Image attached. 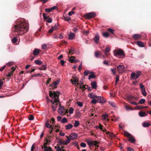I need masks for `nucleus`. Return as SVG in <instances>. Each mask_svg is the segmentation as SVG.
<instances>
[{
	"label": "nucleus",
	"instance_id": "1",
	"mask_svg": "<svg viewBox=\"0 0 151 151\" xmlns=\"http://www.w3.org/2000/svg\"><path fill=\"white\" fill-rule=\"evenodd\" d=\"M16 24L13 27V31L16 32L18 35H22L26 33L29 29L28 24L25 22L24 19H20L17 21Z\"/></svg>",
	"mask_w": 151,
	"mask_h": 151
},
{
	"label": "nucleus",
	"instance_id": "2",
	"mask_svg": "<svg viewBox=\"0 0 151 151\" xmlns=\"http://www.w3.org/2000/svg\"><path fill=\"white\" fill-rule=\"evenodd\" d=\"M60 92L58 91H53V92L52 91H49V96L52 99H49L48 96L47 97V102H50L52 104V107L53 111H55L57 107L58 103L59 102V97Z\"/></svg>",
	"mask_w": 151,
	"mask_h": 151
},
{
	"label": "nucleus",
	"instance_id": "3",
	"mask_svg": "<svg viewBox=\"0 0 151 151\" xmlns=\"http://www.w3.org/2000/svg\"><path fill=\"white\" fill-rule=\"evenodd\" d=\"M114 55L115 56H122L119 57V58H122L125 57V55L124 51L121 49H118L114 50L113 51Z\"/></svg>",
	"mask_w": 151,
	"mask_h": 151
},
{
	"label": "nucleus",
	"instance_id": "4",
	"mask_svg": "<svg viewBox=\"0 0 151 151\" xmlns=\"http://www.w3.org/2000/svg\"><path fill=\"white\" fill-rule=\"evenodd\" d=\"M95 16L96 14L95 13L91 12L85 14L84 17L86 19H90L93 18Z\"/></svg>",
	"mask_w": 151,
	"mask_h": 151
},
{
	"label": "nucleus",
	"instance_id": "5",
	"mask_svg": "<svg viewBox=\"0 0 151 151\" xmlns=\"http://www.w3.org/2000/svg\"><path fill=\"white\" fill-rule=\"evenodd\" d=\"M142 72L141 71H137L136 73L133 72L131 73V76L132 78L134 79L138 78L141 75Z\"/></svg>",
	"mask_w": 151,
	"mask_h": 151
},
{
	"label": "nucleus",
	"instance_id": "6",
	"mask_svg": "<svg viewBox=\"0 0 151 151\" xmlns=\"http://www.w3.org/2000/svg\"><path fill=\"white\" fill-rule=\"evenodd\" d=\"M78 79L77 77L73 76L72 78L70 80V81L72 84H75L76 85V84L77 85H79V83L78 82Z\"/></svg>",
	"mask_w": 151,
	"mask_h": 151
},
{
	"label": "nucleus",
	"instance_id": "7",
	"mask_svg": "<svg viewBox=\"0 0 151 151\" xmlns=\"http://www.w3.org/2000/svg\"><path fill=\"white\" fill-rule=\"evenodd\" d=\"M124 66L123 65H119L117 67V70L120 73H122L124 72Z\"/></svg>",
	"mask_w": 151,
	"mask_h": 151
},
{
	"label": "nucleus",
	"instance_id": "8",
	"mask_svg": "<svg viewBox=\"0 0 151 151\" xmlns=\"http://www.w3.org/2000/svg\"><path fill=\"white\" fill-rule=\"evenodd\" d=\"M99 143V142L96 141H90L88 142V145L90 146H92L93 145L96 146Z\"/></svg>",
	"mask_w": 151,
	"mask_h": 151
},
{
	"label": "nucleus",
	"instance_id": "9",
	"mask_svg": "<svg viewBox=\"0 0 151 151\" xmlns=\"http://www.w3.org/2000/svg\"><path fill=\"white\" fill-rule=\"evenodd\" d=\"M96 99L100 103H104L106 102L105 100L104 99V98L103 97L98 96L97 97Z\"/></svg>",
	"mask_w": 151,
	"mask_h": 151
},
{
	"label": "nucleus",
	"instance_id": "10",
	"mask_svg": "<svg viewBox=\"0 0 151 151\" xmlns=\"http://www.w3.org/2000/svg\"><path fill=\"white\" fill-rule=\"evenodd\" d=\"M100 36L98 33H96L93 39L95 42L97 44L99 43V40Z\"/></svg>",
	"mask_w": 151,
	"mask_h": 151
},
{
	"label": "nucleus",
	"instance_id": "11",
	"mask_svg": "<svg viewBox=\"0 0 151 151\" xmlns=\"http://www.w3.org/2000/svg\"><path fill=\"white\" fill-rule=\"evenodd\" d=\"M78 137V134H77L73 133L70 135L69 137L71 139H73L76 138Z\"/></svg>",
	"mask_w": 151,
	"mask_h": 151
},
{
	"label": "nucleus",
	"instance_id": "12",
	"mask_svg": "<svg viewBox=\"0 0 151 151\" xmlns=\"http://www.w3.org/2000/svg\"><path fill=\"white\" fill-rule=\"evenodd\" d=\"M40 52H41V50L39 49L36 48L33 51V54L34 55L36 56L39 54Z\"/></svg>",
	"mask_w": 151,
	"mask_h": 151
},
{
	"label": "nucleus",
	"instance_id": "13",
	"mask_svg": "<svg viewBox=\"0 0 151 151\" xmlns=\"http://www.w3.org/2000/svg\"><path fill=\"white\" fill-rule=\"evenodd\" d=\"M60 82V81L58 80L53 82V83H52L51 85L52 87H53L54 88H56V86L58 85Z\"/></svg>",
	"mask_w": 151,
	"mask_h": 151
},
{
	"label": "nucleus",
	"instance_id": "14",
	"mask_svg": "<svg viewBox=\"0 0 151 151\" xmlns=\"http://www.w3.org/2000/svg\"><path fill=\"white\" fill-rule=\"evenodd\" d=\"M88 96L91 99H93L94 98H96V99L97 97L98 96L94 94L93 93H91L88 94Z\"/></svg>",
	"mask_w": 151,
	"mask_h": 151
},
{
	"label": "nucleus",
	"instance_id": "15",
	"mask_svg": "<svg viewBox=\"0 0 151 151\" xmlns=\"http://www.w3.org/2000/svg\"><path fill=\"white\" fill-rule=\"evenodd\" d=\"M141 37V36L139 34H135L133 35L132 36V37L134 39V40H137L139 39Z\"/></svg>",
	"mask_w": 151,
	"mask_h": 151
},
{
	"label": "nucleus",
	"instance_id": "16",
	"mask_svg": "<svg viewBox=\"0 0 151 151\" xmlns=\"http://www.w3.org/2000/svg\"><path fill=\"white\" fill-rule=\"evenodd\" d=\"M65 111V108L63 106H60L58 109V112L61 113H63Z\"/></svg>",
	"mask_w": 151,
	"mask_h": 151
},
{
	"label": "nucleus",
	"instance_id": "17",
	"mask_svg": "<svg viewBox=\"0 0 151 151\" xmlns=\"http://www.w3.org/2000/svg\"><path fill=\"white\" fill-rule=\"evenodd\" d=\"M91 85L93 89H96L97 87V83L95 81L92 82Z\"/></svg>",
	"mask_w": 151,
	"mask_h": 151
},
{
	"label": "nucleus",
	"instance_id": "18",
	"mask_svg": "<svg viewBox=\"0 0 151 151\" xmlns=\"http://www.w3.org/2000/svg\"><path fill=\"white\" fill-rule=\"evenodd\" d=\"M129 140L132 143H134L135 142V139L134 138L133 136L131 135L129 138Z\"/></svg>",
	"mask_w": 151,
	"mask_h": 151
},
{
	"label": "nucleus",
	"instance_id": "19",
	"mask_svg": "<svg viewBox=\"0 0 151 151\" xmlns=\"http://www.w3.org/2000/svg\"><path fill=\"white\" fill-rule=\"evenodd\" d=\"M75 37V35L73 33H70L68 35L69 38L70 40L73 39Z\"/></svg>",
	"mask_w": 151,
	"mask_h": 151
},
{
	"label": "nucleus",
	"instance_id": "20",
	"mask_svg": "<svg viewBox=\"0 0 151 151\" xmlns=\"http://www.w3.org/2000/svg\"><path fill=\"white\" fill-rule=\"evenodd\" d=\"M73 127V126L71 124H69L65 126V129L67 130L69 129L72 128Z\"/></svg>",
	"mask_w": 151,
	"mask_h": 151
},
{
	"label": "nucleus",
	"instance_id": "21",
	"mask_svg": "<svg viewBox=\"0 0 151 151\" xmlns=\"http://www.w3.org/2000/svg\"><path fill=\"white\" fill-rule=\"evenodd\" d=\"M137 44L139 46L141 47H144L145 46L144 43L141 41L137 42Z\"/></svg>",
	"mask_w": 151,
	"mask_h": 151
},
{
	"label": "nucleus",
	"instance_id": "22",
	"mask_svg": "<svg viewBox=\"0 0 151 151\" xmlns=\"http://www.w3.org/2000/svg\"><path fill=\"white\" fill-rule=\"evenodd\" d=\"M142 126L144 127H148L150 126L151 124L149 122H143L142 124Z\"/></svg>",
	"mask_w": 151,
	"mask_h": 151
},
{
	"label": "nucleus",
	"instance_id": "23",
	"mask_svg": "<svg viewBox=\"0 0 151 151\" xmlns=\"http://www.w3.org/2000/svg\"><path fill=\"white\" fill-rule=\"evenodd\" d=\"M91 74L88 76V79H90L92 78H94L96 77V76L93 74V72H91Z\"/></svg>",
	"mask_w": 151,
	"mask_h": 151
},
{
	"label": "nucleus",
	"instance_id": "24",
	"mask_svg": "<svg viewBox=\"0 0 151 151\" xmlns=\"http://www.w3.org/2000/svg\"><path fill=\"white\" fill-rule=\"evenodd\" d=\"M44 151H53L51 147H45L44 149Z\"/></svg>",
	"mask_w": 151,
	"mask_h": 151
},
{
	"label": "nucleus",
	"instance_id": "25",
	"mask_svg": "<svg viewBox=\"0 0 151 151\" xmlns=\"http://www.w3.org/2000/svg\"><path fill=\"white\" fill-rule=\"evenodd\" d=\"M45 141H46V142H45L44 144V146H43L42 145L41 146L42 148V149H43V148L45 149V147H48L47 145V144L48 143V141L47 139V138L46 139V140Z\"/></svg>",
	"mask_w": 151,
	"mask_h": 151
},
{
	"label": "nucleus",
	"instance_id": "26",
	"mask_svg": "<svg viewBox=\"0 0 151 151\" xmlns=\"http://www.w3.org/2000/svg\"><path fill=\"white\" fill-rule=\"evenodd\" d=\"M45 126L47 128H51L52 126L49 124L48 120H47L46 122Z\"/></svg>",
	"mask_w": 151,
	"mask_h": 151
},
{
	"label": "nucleus",
	"instance_id": "27",
	"mask_svg": "<svg viewBox=\"0 0 151 151\" xmlns=\"http://www.w3.org/2000/svg\"><path fill=\"white\" fill-rule=\"evenodd\" d=\"M75 57L73 56H71L70 58L69 59V61L71 63H73L74 61V60H75Z\"/></svg>",
	"mask_w": 151,
	"mask_h": 151
},
{
	"label": "nucleus",
	"instance_id": "28",
	"mask_svg": "<svg viewBox=\"0 0 151 151\" xmlns=\"http://www.w3.org/2000/svg\"><path fill=\"white\" fill-rule=\"evenodd\" d=\"M68 139L64 141L65 145H67L70 141L71 140V139L69 138V137L67 136Z\"/></svg>",
	"mask_w": 151,
	"mask_h": 151
},
{
	"label": "nucleus",
	"instance_id": "29",
	"mask_svg": "<svg viewBox=\"0 0 151 151\" xmlns=\"http://www.w3.org/2000/svg\"><path fill=\"white\" fill-rule=\"evenodd\" d=\"M34 62L36 64L39 65H40L42 63L41 61L38 60H35Z\"/></svg>",
	"mask_w": 151,
	"mask_h": 151
},
{
	"label": "nucleus",
	"instance_id": "30",
	"mask_svg": "<svg viewBox=\"0 0 151 151\" xmlns=\"http://www.w3.org/2000/svg\"><path fill=\"white\" fill-rule=\"evenodd\" d=\"M108 116V115L107 114H103L102 115V119L104 120H106Z\"/></svg>",
	"mask_w": 151,
	"mask_h": 151
},
{
	"label": "nucleus",
	"instance_id": "31",
	"mask_svg": "<svg viewBox=\"0 0 151 151\" xmlns=\"http://www.w3.org/2000/svg\"><path fill=\"white\" fill-rule=\"evenodd\" d=\"M34 117L32 114H31L28 116V119L29 120H34Z\"/></svg>",
	"mask_w": 151,
	"mask_h": 151
},
{
	"label": "nucleus",
	"instance_id": "32",
	"mask_svg": "<svg viewBox=\"0 0 151 151\" xmlns=\"http://www.w3.org/2000/svg\"><path fill=\"white\" fill-rule=\"evenodd\" d=\"M80 123L79 121H75L74 123V126L75 127H78L80 124Z\"/></svg>",
	"mask_w": 151,
	"mask_h": 151
},
{
	"label": "nucleus",
	"instance_id": "33",
	"mask_svg": "<svg viewBox=\"0 0 151 151\" xmlns=\"http://www.w3.org/2000/svg\"><path fill=\"white\" fill-rule=\"evenodd\" d=\"M134 98V96H133L132 95H129L127 97V99L129 101H131V100H133V99Z\"/></svg>",
	"mask_w": 151,
	"mask_h": 151
},
{
	"label": "nucleus",
	"instance_id": "34",
	"mask_svg": "<svg viewBox=\"0 0 151 151\" xmlns=\"http://www.w3.org/2000/svg\"><path fill=\"white\" fill-rule=\"evenodd\" d=\"M110 50V48L108 46H107L105 48V53L106 55H107V52H108Z\"/></svg>",
	"mask_w": 151,
	"mask_h": 151
},
{
	"label": "nucleus",
	"instance_id": "35",
	"mask_svg": "<svg viewBox=\"0 0 151 151\" xmlns=\"http://www.w3.org/2000/svg\"><path fill=\"white\" fill-rule=\"evenodd\" d=\"M47 45L45 44H43L42 46V48L43 50H45L47 48Z\"/></svg>",
	"mask_w": 151,
	"mask_h": 151
},
{
	"label": "nucleus",
	"instance_id": "36",
	"mask_svg": "<svg viewBox=\"0 0 151 151\" xmlns=\"http://www.w3.org/2000/svg\"><path fill=\"white\" fill-rule=\"evenodd\" d=\"M91 73V72H90L89 71L86 70L84 71V74L85 76H86Z\"/></svg>",
	"mask_w": 151,
	"mask_h": 151
},
{
	"label": "nucleus",
	"instance_id": "37",
	"mask_svg": "<svg viewBox=\"0 0 151 151\" xmlns=\"http://www.w3.org/2000/svg\"><path fill=\"white\" fill-rule=\"evenodd\" d=\"M17 37H14L12 39V41L13 43H15L17 41Z\"/></svg>",
	"mask_w": 151,
	"mask_h": 151
},
{
	"label": "nucleus",
	"instance_id": "38",
	"mask_svg": "<svg viewBox=\"0 0 151 151\" xmlns=\"http://www.w3.org/2000/svg\"><path fill=\"white\" fill-rule=\"evenodd\" d=\"M107 30L109 32H110V33H111L112 34H114V30L113 29H112L111 28H108L107 29Z\"/></svg>",
	"mask_w": 151,
	"mask_h": 151
},
{
	"label": "nucleus",
	"instance_id": "39",
	"mask_svg": "<svg viewBox=\"0 0 151 151\" xmlns=\"http://www.w3.org/2000/svg\"><path fill=\"white\" fill-rule=\"evenodd\" d=\"M67 119L65 118H63L61 120V122L63 123H65L67 122Z\"/></svg>",
	"mask_w": 151,
	"mask_h": 151
},
{
	"label": "nucleus",
	"instance_id": "40",
	"mask_svg": "<svg viewBox=\"0 0 151 151\" xmlns=\"http://www.w3.org/2000/svg\"><path fill=\"white\" fill-rule=\"evenodd\" d=\"M124 135L129 138V137L131 136V135L127 132H124Z\"/></svg>",
	"mask_w": 151,
	"mask_h": 151
},
{
	"label": "nucleus",
	"instance_id": "41",
	"mask_svg": "<svg viewBox=\"0 0 151 151\" xmlns=\"http://www.w3.org/2000/svg\"><path fill=\"white\" fill-rule=\"evenodd\" d=\"M145 100L144 99H141L139 101V103L140 104H143L145 102Z\"/></svg>",
	"mask_w": 151,
	"mask_h": 151
},
{
	"label": "nucleus",
	"instance_id": "42",
	"mask_svg": "<svg viewBox=\"0 0 151 151\" xmlns=\"http://www.w3.org/2000/svg\"><path fill=\"white\" fill-rule=\"evenodd\" d=\"M100 52L98 51H96L95 52V56L96 58H98Z\"/></svg>",
	"mask_w": 151,
	"mask_h": 151
},
{
	"label": "nucleus",
	"instance_id": "43",
	"mask_svg": "<svg viewBox=\"0 0 151 151\" xmlns=\"http://www.w3.org/2000/svg\"><path fill=\"white\" fill-rule=\"evenodd\" d=\"M103 35L104 37H107L109 35V33L107 32L104 33L103 34Z\"/></svg>",
	"mask_w": 151,
	"mask_h": 151
},
{
	"label": "nucleus",
	"instance_id": "44",
	"mask_svg": "<svg viewBox=\"0 0 151 151\" xmlns=\"http://www.w3.org/2000/svg\"><path fill=\"white\" fill-rule=\"evenodd\" d=\"M46 14L45 13H43V17L44 19L45 20L47 19L49 17V16H46Z\"/></svg>",
	"mask_w": 151,
	"mask_h": 151
},
{
	"label": "nucleus",
	"instance_id": "45",
	"mask_svg": "<svg viewBox=\"0 0 151 151\" xmlns=\"http://www.w3.org/2000/svg\"><path fill=\"white\" fill-rule=\"evenodd\" d=\"M141 92H142V95L144 96H145L146 95V91L145 90V89L141 90Z\"/></svg>",
	"mask_w": 151,
	"mask_h": 151
},
{
	"label": "nucleus",
	"instance_id": "46",
	"mask_svg": "<svg viewBox=\"0 0 151 151\" xmlns=\"http://www.w3.org/2000/svg\"><path fill=\"white\" fill-rule=\"evenodd\" d=\"M58 24H55V26H52V28L54 30H56L57 29V28L58 26Z\"/></svg>",
	"mask_w": 151,
	"mask_h": 151
},
{
	"label": "nucleus",
	"instance_id": "47",
	"mask_svg": "<svg viewBox=\"0 0 151 151\" xmlns=\"http://www.w3.org/2000/svg\"><path fill=\"white\" fill-rule=\"evenodd\" d=\"M74 111V109L72 107H70L69 108V113H73Z\"/></svg>",
	"mask_w": 151,
	"mask_h": 151
},
{
	"label": "nucleus",
	"instance_id": "48",
	"mask_svg": "<svg viewBox=\"0 0 151 151\" xmlns=\"http://www.w3.org/2000/svg\"><path fill=\"white\" fill-rule=\"evenodd\" d=\"M80 145L81 147H86V145L85 143H83V142H82L81 143V144H80Z\"/></svg>",
	"mask_w": 151,
	"mask_h": 151
},
{
	"label": "nucleus",
	"instance_id": "49",
	"mask_svg": "<svg viewBox=\"0 0 151 151\" xmlns=\"http://www.w3.org/2000/svg\"><path fill=\"white\" fill-rule=\"evenodd\" d=\"M47 20V22L48 23H51L52 22V19L51 18H50L49 17L48 18Z\"/></svg>",
	"mask_w": 151,
	"mask_h": 151
},
{
	"label": "nucleus",
	"instance_id": "50",
	"mask_svg": "<svg viewBox=\"0 0 151 151\" xmlns=\"http://www.w3.org/2000/svg\"><path fill=\"white\" fill-rule=\"evenodd\" d=\"M64 18L65 19L66 21H69L71 19L70 17H64Z\"/></svg>",
	"mask_w": 151,
	"mask_h": 151
},
{
	"label": "nucleus",
	"instance_id": "51",
	"mask_svg": "<svg viewBox=\"0 0 151 151\" xmlns=\"http://www.w3.org/2000/svg\"><path fill=\"white\" fill-rule=\"evenodd\" d=\"M59 143L60 144L65 145L64 141H63L61 139H60L59 140Z\"/></svg>",
	"mask_w": 151,
	"mask_h": 151
},
{
	"label": "nucleus",
	"instance_id": "52",
	"mask_svg": "<svg viewBox=\"0 0 151 151\" xmlns=\"http://www.w3.org/2000/svg\"><path fill=\"white\" fill-rule=\"evenodd\" d=\"M77 104L78 105L81 107H82L83 106V103L79 101H78L77 102Z\"/></svg>",
	"mask_w": 151,
	"mask_h": 151
},
{
	"label": "nucleus",
	"instance_id": "53",
	"mask_svg": "<svg viewBox=\"0 0 151 151\" xmlns=\"http://www.w3.org/2000/svg\"><path fill=\"white\" fill-rule=\"evenodd\" d=\"M3 84V82L2 81V79H0V89H1Z\"/></svg>",
	"mask_w": 151,
	"mask_h": 151
},
{
	"label": "nucleus",
	"instance_id": "54",
	"mask_svg": "<svg viewBox=\"0 0 151 151\" xmlns=\"http://www.w3.org/2000/svg\"><path fill=\"white\" fill-rule=\"evenodd\" d=\"M35 70V69H32V70H27V73H32V72H33Z\"/></svg>",
	"mask_w": 151,
	"mask_h": 151
},
{
	"label": "nucleus",
	"instance_id": "55",
	"mask_svg": "<svg viewBox=\"0 0 151 151\" xmlns=\"http://www.w3.org/2000/svg\"><path fill=\"white\" fill-rule=\"evenodd\" d=\"M129 103H131V104L134 105H137L138 104V103H137L135 102H134V101H129Z\"/></svg>",
	"mask_w": 151,
	"mask_h": 151
},
{
	"label": "nucleus",
	"instance_id": "56",
	"mask_svg": "<svg viewBox=\"0 0 151 151\" xmlns=\"http://www.w3.org/2000/svg\"><path fill=\"white\" fill-rule=\"evenodd\" d=\"M111 71L112 72L113 74H115L116 73V69L115 68H112L111 69Z\"/></svg>",
	"mask_w": 151,
	"mask_h": 151
},
{
	"label": "nucleus",
	"instance_id": "57",
	"mask_svg": "<svg viewBox=\"0 0 151 151\" xmlns=\"http://www.w3.org/2000/svg\"><path fill=\"white\" fill-rule=\"evenodd\" d=\"M13 72L12 71H11V72H9V74L6 75V76L8 77H10L13 74Z\"/></svg>",
	"mask_w": 151,
	"mask_h": 151
},
{
	"label": "nucleus",
	"instance_id": "58",
	"mask_svg": "<svg viewBox=\"0 0 151 151\" xmlns=\"http://www.w3.org/2000/svg\"><path fill=\"white\" fill-rule=\"evenodd\" d=\"M139 86H140V88L141 90L145 89L144 86L142 85L141 83L139 84Z\"/></svg>",
	"mask_w": 151,
	"mask_h": 151
},
{
	"label": "nucleus",
	"instance_id": "59",
	"mask_svg": "<svg viewBox=\"0 0 151 151\" xmlns=\"http://www.w3.org/2000/svg\"><path fill=\"white\" fill-rule=\"evenodd\" d=\"M97 102V99H93L91 101V103L93 104H95Z\"/></svg>",
	"mask_w": 151,
	"mask_h": 151
},
{
	"label": "nucleus",
	"instance_id": "60",
	"mask_svg": "<svg viewBox=\"0 0 151 151\" xmlns=\"http://www.w3.org/2000/svg\"><path fill=\"white\" fill-rule=\"evenodd\" d=\"M45 11L47 12H50L52 11L51 8H48L46 9H45Z\"/></svg>",
	"mask_w": 151,
	"mask_h": 151
},
{
	"label": "nucleus",
	"instance_id": "61",
	"mask_svg": "<svg viewBox=\"0 0 151 151\" xmlns=\"http://www.w3.org/2000/svg\"><path fill=\"white\" fill-rule=\"evenodd\" d=\"M42 69L44 70H45L47 69L46 66L44 65H42Z\"/></svg>",
	"mask_w": 151,
	"mask_h": 151
},
{
	"label": "nucleus",
	"instance_id": "62",
	"mask_svg": "<svg viewBox=\"0 0 151 151\" xmlns=\"http://www.w3.org/2000/svg\"><path fill=\"white\" fill-rule=\"evenodd\" d=\"M109 104H110V105L112 106L113 107H115V104L113 102H109Z\"/></svg>",
	"mask_w": 151,
	"mask_h": 151
},
{
	"label": "nucleus",
	"instance_id": "63",
	"mask_svg": "<svg viewBox=\"0 0 151 151\" xmlns=\"http://www.w3.org/2000/svg\"><path fill=\"white\" fill-rule=\"evenodd\" d=\"M35 148V146L34 144H33L32 146L31 149V151H33Z\"/></svg>",
	"mask_w": 151,
	"mask_h": 151
},
{
	"label": "nucleus",
	"instance_id": "64",
	"mask_svg": "<svg viewBox=\"0 0 151 151\" xmlns=\"http://www.w3.org/2000/svg\"><path fill=\"white\" fill-rule=\"evenodd\" d=\"M127 151H134V150L133 149L129 147L127 149Z\"/></svg>",
	"mask_w": 151,
	"mask_h": 151
}]
</instances>
